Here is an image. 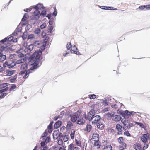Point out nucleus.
Instances as JSON below:
<instances>
[{
	"label": "nucleus",
	"instance_id": "f257e3e1",
	"mask_svg": "<svg viewBox=\"0 0 150 150\" xmlns=\"http://www.w3.org/2000/svg\"><path fill=\"white\" fill-rule=\"evenodd\" d=\"M40 48L39 51H35L32 55V57L29 58V60L30 61L28 62L29 64L31 65H33L34 66L33 68H32V67L30 68L31 70L36 68V67L35 65H38V64H36L37 63L36 62L38 61V60L40 59L42 54V52L45 49V45L42 43V45Z\"/></svg>",
	"mask_w": 150,
	"mask_h": 150
},
{
	"label": "nucleus",
	"instance_id": "f03ea898",
	"mask_svg": "<svg viewBox=\"0 0 150 150\" xmlns=\"http://www.w3.org/2000/svg\"><path fill=\"white\" fill-rule=\"evenodd\" d=\"M66 47L68 50L71 53H74L77 55H79V52L77 51L76 47L74 45L73 48H72L70 42L68 43L66 45Z\"/></svg>",
	"mask_w": 150,
	"mask_h": 150
},
{
	"label": "nucleus",
	"instance_id": "7ed1b4c3",
	"mask_svg": "<svg viewBox=\"0 0 150 150\" xmlns=\"http://www.w3.org/2000/svg\"><path fill=\"white\" fill-rule=\"evenodd\" d=\"M87 119H88L89 121H91L92 120H93V121L92 122V124H97L98 122L100 120V117L99 115H96L93 117L91 116H89L87 117Z\"/></svg>",
	"mask_w": 150,
	"mask_h": 150
},
{
	"label": "nucleus",
	"instance_id": "20e7f679",
	"mask_svg": "<svg viewBox=\"0 0 150 150\" xmlns=\"http://www.w3.org/2000/svg\"><path fill=\"white\" fill-rule=\"evenodd\" d=\"M123 137H119L118 139V141L120 144L119 146V148L121 149H125L126 147V144L123 142Z\"/></svg>",
	"mask_w": 150,
	"mask_h": 150
},
{
	"label": "nucleus",
	"instance_id": "39448f33",
	"mask_svg": "<svg viewBox=\"0 0 150 150\" xmlns=\"http://www.w3.org/2000/svg\"><path fill=\"white\" fill-rule=\"evenodd\" d=\"M28 67V64L27 63L25 62L21 64V65L20 68V70H22L19 72V74L21 75H23L25 72L26 70V69Z\"/></svg>",
	"mask_w": 150,
	"mask_h": 150
},
{
	"label": "nucleus",
	"instance_id": "423d86ee",
	"mask_svg": "<svg viewBox=\"0 0 150 150\" xmlns=\"http://www.w3.org/2000/svg\"><path fill=\"white\" fill-rule=\"evenodd\" d=\"M146 134H144L141 138V139L144 143H146L147 142L148 140L150 139V134L148 133V132Z\"/></svg>",
	"mask_w": 150,
	"mask_h": 150
},
{
	"label": "nucleus",
	"instance_id": "0eeeda50",
	"mask_svg": "<svg viewBox=\"0 0 150 150\" xmlns=\"http://www.w3.org/2000/svg\"><path fill=\"white\" fill-rule=\"evenodd\" d=\"M104 144L102 145V150H112V147L111 145H107V142L105 141L103 143Z\"/></svg>",
	"mask_w": 150,
	"mask_h": 150
},
{
	"label": "nucleus",
	"instance_id": "6e6552de",
	"mask_svg": "<svg viewBox=\"0 0 150 150\" xmlns=\"http://www.w3.org/2000/svg\"><path fill=\"white\" fill-rule=\"evenodd\" d=\"M33 15L31 16V18L33 20H37L40 17V12L38 10H35L34 12Z\"/></svg>",
	"mask_w": 150,
	"mask_h": 150
},
{
	"label": "nucleus",
	"instance_id": "1a4fd4ad",
	"mask_svg": "<svg viewBox=\"0 0 150 150\" xmlns=\"http://www.w3.org/2000/svg\"><path fill=\"white\" fill-rule=\"evenodd\" d=\"M99 136L97 132H94L92 133V140L93 141H98L99 140Z\"/></svg>",
	"mask_w": 150,
	"mask_h": 150
},
{
	"label": "nucleus",
	"instance_id": "9d476101",
	"mask_svg": "<svg viewBox=\"0 0 150 150\" xmlns=\"http://www.w3.org/2000/svg\"><path fill=\"white\" fill-rule=\"evenodd\" d=\"M15 71L16 70H11L8 69L6 70V71L4 72V74H6L5 76H10L13 75Z\"/></svg>",
	"mask_w": 150,
	"mask_h": 150
},
{
	"label": "nucleus",
	"instance_id": "9b49d317",
	"mask_svg": "<svg viewBox=\"0 0 150 150\" xmlns=\"http://www.w3.org/2000/svg\"><path fill=\"white\" fill-rule=\"evenodd\" d=\"M92 128V126L91 125L87 124L86 127L83 129V130L85 132L89 133L91 130Z\"/></svg>",
	"mask_w": 150,
	"mask_h": 150
},
{
	"label": "nucleus",
	"instance_id": "f8f14e48",
	"mask_svg": "<svg viewBox=\"0 0 150 150\" xmlns=\"http://www.w3.org/2000/svg\"><path fill=\"white\" fill-rule=\"evenodd\" d=\"M133 147L135 150H143L141 145L139 143H136L134 145Z\"/></svg>",
	"mask_w": 150,
	"mask_h": 150
},
{
	"label": "nucleus",
	"instance_id": "ddd939ff",
	"mask_svg": "<svg viewBox=\"0 0 150 150\" xmlns=\"http://www.w3.org/2000/svg\"><path fill=\"white\" fill-rule=\"evenodd\" d=\"M145 8H146L147 10H150V4L141 6L138 8V9L142 10L144 9Z\"/></svg>",
	"mask_w": 150,
	"mask_h": 150
},
{
	"label": "nucleus",
	"instance_id": "4468645a",
	"mask_svg": "<svg viewBox=\"0 0 150 150\" xmlns=\"http://www.w3.org/2000/svg\"><path fill=\"white\" fill-rule=\"evenodd\" d=\"M116 128L118 131V134H122V127L121 125L119 124H117L116 125Z\"/></svg>",
	"mask_w": 150,
	"mask_h": 150
},
{
	"label": "nucleus",
	"instance_id": "2eb2a0df",
	"mask_svg": "<svg viewBox=\"0 0 150 150\" xmlns=\"http://www.w3.org/2000/svg\"><path fill=\"white\" fill-rule=\"evenodd\" d=\"M74 145L73 143L71 144L68 147V150H79L78 148L77 147H74Z\"/></svg>",
	"mask_w": 150,
	"mask_h": 150
},
{
	"label": "nucleus",
	"instance_id": "dca6fc26",
	"mask_svg": "<svg viewBox=\"0 0 150 150\" xmlns=\"http://www.w3.org/2000/svg\"><path fill=\"white\" fill-rule=\"evenodd\" d=\"M53 123V121L51 122L50 124L48 125L47 131H48L49 133H50L52 132V125Z\"/></svg>",
	"mask_w": 150,
	"mask_h": 150
},
{
	"label": "nucleus",
	"instance_id": "f3484780",
	"mask_svg": "<svg viewBox=\"0 0 150 150\" xmlns=\"http://www.w3.org/2000/svg\"><path fill=\"white\" fill-rule=\"evenodd\" d=\"M93 145L94 146L96 147L97 149H99L101 146L100 142L99 140L98 141H94Z\"/></svg>",
	"mask_w": 150,
	"mask_h": 150
},
{
	"label": "nucleus",
	"instance_id": "a211bd4d",
	"mask_svg": "<svg viewBox=\"0 0 150 150\" xmlns=\"http://www.w3.org/2000/svg\"><path fill=\"white\" fill-rule=\"evenodd\" d=\"M42 42L40 41H35L34 43V45L35 46L38 47H40L41 45H42Z\"/></svg>",
	"mask_w": 150,
	"mask_h": 150
},
{
	"label": "nucleus",
	"instance_id": "6ab92c4d",
	"mask_svg": "<svg viewBox=\"0 0 150 150\" xmlns=\"http://www.w3.org/2000/svg\"><path fill=\"white\" fill-rule=\"evenodd\" d=\"M112 119L114 121L117 122L121 120V117L119 115H116L112 118Z\"/></svg>",
	"mask_w": 150,
	"mask_h": 150
},
{
	"label": "nucleus",
	"instance_id": "aec40b11",
	"mask_svg": "<svg viewBox=\"0 0 150 150\" xmlns=\"http://www.w3.org/2000/svg\"><path fill=\"white\" fill-rule=\"evenodd\" d=\"M62 124V122L61 121H58L54 125V127L55 129H57Z\"/></svg>",
	"mask_w": 150,
	"mask_h": 150
},
{
	"label": "nucleus",
	"instance_id": "412c9836",
	"mask_svg": "<svg viewBox=\"0 0 150 150\" xmlns=\"http://www.w3.org/2000/svg\"><path fill=\"white\" fill-rule=\"evenodd\" d=\"M85 121L83 118H82L78 120L77 121V123L79 125H83L84 124Z\"/></svg>",
	"mask_w": 150,
	"mask_h": 150
},
{
	"label": "nucleus",
	"instance_id": "4be33fe9",
	"mask_svg": "<svg viewBox=\"0 0 150 150\" xmlns=\"http://www.w3.org/2000/svg\"><path fill=\"white\" fill-rule=\"evenodd\" d=\"M97 126L98 128L100 130H103L104 129V125L101 122L98 123L97 124Z\"/></svg>",
	"mask_w": 150,
	"mask_h": 150
},
{
	"label": "nucleus",
	"instance_id": "5701e85b",
	"mask_svg": "<svg viewBox=\"0 0 150 150\" xmlns=\"http://www.w3.org/2000/svg\"><path fill=\"white\" fill-rule=\"evenodd\" d=\"M33 44H30L28 47H26L27 50L28 52H31L33 49Z\"/></svg>",
	"mask_w": 150,
	"mask_h": 150
},
{
	"label": "nucleus",
	"instance_id": "b1692460",
	"mask_svg": "<svg viewBox=\"0 0 150 150\" xmlns=\"http://www.w3.org/2000/svg\"><path fill=\"white\" fill-rule=\"evenodd\" d=\"M78 117L76 115H74L71 116V120L73 122H75L77 119Z\"/></svg>",
	"mask_w": 150,
	"mask_h": 150
},
{
	"label": "nucleus",
	"instance_id": "393cba45",
	"mask_svg": "<svg viewBox=\"0 0 150 150\" xmlns=\"http://www.w3.org/2000/svg\"><path fill=\"white\" fill-rule=\"evenodd\" d=\"M95 110L93 109H92L90 111L88 116H91L93 117L95 115Z\"/></svg>",
	"mask_w": 150,
	"mask_h": 150
},
{
	"label": "nucleus",
	"instance_id": "a878e982",
	"mask_svg": "<svg viewBox=\"0 0 150 150\" xmlns=\"http://www.w3.org/2000/svg\"><path fill=\"white\" fill-rule=\"evenodd\" d=\"M75 142L77 146L81 147H82V146L81 144V142L80 140H77L76 139H75Z\"/></svg>",
	"mask_w": 150,
	"mask_h": 150
},
{
	"label": "nucleus",
	"instance_id": "bb28decb",
	"mask_svg": "<svg viewBox=\"0 0 150 150\" xmlns=\"http://www.w3.org/2000/svg\"><path fill=\"white\" fill-rule=\"evenodd\" d=\"M26 60V59H21L17 60L16 62V63L17 64L22 63L25 62Z\"/></svg>",
	"mask_w": 150,
	"mask_h": 150
},
{
	"label": "nucleus",
	"instance_id": "cd10ccee",
	"mask_svg": "<svg viewBox=\"0 0 150 150\" xmlns=\"http://www.w3.org/2000/svg\"><path fill=\"white\" fill-rule=\"evenodd\" d=\"M104 9L106 10H117V9L112 7H107L105 6V7H104Z\"/></svg>",
	"mask_w": 150,
	"mask_h": 150
},
{
	"label": "nucleus",
	"instance_id": "c85d7f7f",
	"mask_svg": "<svg viewBox=\"0 0 150 150\" xmlns=\"http://www.w3.org/2000/svg\"><path fill=\"white\" fill-rule=\"evenodd\" d=\"M73 125L72 122L70 121H69L68 122L67 127L68 129H71L73 126Z\"/></svg>",
	"mask_w": 150,
	"mask_h": 150
},
{
	"label": "nucleus",
	"instance_id": "c756f323",
	"mask_svg": "<svg viewBox=\"0 0 150 150\" xmlns=\"http://www.w3.org/2000/svg\"><path fill=\"white\" fill-rule=\"evenodd\" d=\"M28 17L29 16L28 15L27 13H25L24 15V17L22 18V21H26L28 18Z\"/></svg>",
	"mask_w": 150,
	"mask_h": 150
},
{
	"label": "nucleus",
	"instance_id": "7c9ffc66",
	"mask_svg": "<svg viewBox=\"0 0 150 150\" xmlns=\"http://www.w3.org/2000/svg\"><path fill=\"white\" fill-rule=\"evenodd\" d=\"M88 98L90 99H95L96 97V95L93 94H90L88 96Z\"/></svg>",
	"mask_w": 150,
	"mask_h": 150
},
{
	"label": "nucleus",
	"instance_id": "2f4dec72",
	"mask_svg": "<svg viewBox=\"0 0 150 150\" xmlns=\"http://www.w3.org/2000/svg\"><path fill=\"white\" fill-rule=\"evenodd\" d=\"M135 123L137 125H139L142 128H143L145 126V125H144L142 123L140 122H135Z\"/></svg>",
	"mask_w": 150,
	"mask_h": 150
},
{
	"label": "nucleus",
	"instance_id": "473e14b6",
	"mask_svg": "<svg viewBox=\"0 0 150 150\" xmlns=\"http://www.w3.org/2000/svg\"><path fill=\"white\" fill-rule=\"evenodd\" d=\"M57 141L58 144L59 145H62L63 144V140L59 138L57 139Z\"/></svg>",
	"mask_w": 150,
	"mask_h": 150
},
{
	"label": "nucleus",
	"instance_id": "72a5a7b5",
	"mask_svg": "<svg viewBox=\"0 0 150 150\" xmlns=\"http://www.w3.org/2000/svg\"><path fill=\"white\" fill-rule=\"evenodd\" d=\"M69 137L68 135H65L63 138L64 141L65 142H66L67 141L69 138Z\"/></svg>",
	"mask_w": 150,
	"mask_h": 150
},
{
	"label": "nucleus",
	"instance_id": "f704fd0d",
	"mask_svg": "<svg viewBox=\"0 0 150 150\" xmlns=\"http://www.w3.org/2000/svg\"><path fill=\"white\" fill-rule=\"evenodd\" d=\"M87 143L86 142H84L82 148V150H86Z\"/></svg>",
	"mask_w": 150,
	"mask_h": 150
},
{
	"label": "nucleus",
	"instance_id": "c9c22d12",
	"mask_svg": "<svg viewBox=\"0 0 150 150\" xmlns=\"http://www.w3.org/2000/svg\"><path fill=\"white\" fill-rule=\"evenodd\" d=\"M75 131L73 130L72 131L71 134H70V136L71 139H74V134L75 133Z\"/></svg>",
	"mask_w": 150,
	"mask_h": 150
},
{
	"label": "nucleus",
	"instance_id": "e433bc0d",
	"mask_svg": "<svg viewBox=\"0 0 150 150\" xmlns=\"http://www.w3.org/2000/svg\"><path fill=\"white\" fill-rule=\"evenodd\" d=\"M29 72L28 71H26L25 73L24 74L25 75L23 76V78L24 79L27 78L29 76Z\"/></svg>",
	"mask_w": 150,
	"mask_h": 150
},
{
	"label": "nucleus",
	"instance_id": "4c0bfd02",
	"mask_svg": "<svg viewBox=\"0 0 150 150\" xmlns=\"http://www.w3.org/2000/svg\"><path fill=\"white\" fill-rule=\"evenodd\" d=\"M6 59V56L5 55H3L1 57L0 59V61L3 62Z\"/></svg>",
	"mask_w": 150,
	"mask_h": 150
},
{
	"label": "nucleus",
	"instance_id": "58836bf2",
	"mask_svg": "<svg viewBox=\"0 0 150 150\" xmlns=\"http://www.w3.org/2000/svg\"><path fill=\"white\" fill-rule=\"evenodd\" d=\"M48 131H47V130H46L43 134L42 135V137H46L48 134Z\"/></svg>",
	"mask_w": 150,
	"mask_h": 150
},
{
	"label": "nucleus",
	"instance_id": "ea45409f",
	"mask_svg": "<svg viewBox=\"0 0 150 150\" xmlns=\"http://www.w3.org/2000/svg\"><path fill=\"white\" fill-rule=\"evenodd\" d=\"M13 36H10L9 37L8 39L7 38V40L8 41L10 42L13 41V42H15L16 41H15V40H13Z\"/></svg>",
	"mask_w": 150,
	"mask_h": 150
},
{
	"label": "nucleus",
	"instance_id": "a19ab883",
	"mask_svg": "<svg viewBox=\"0 0 150 150\" xmlns=\"http://www.w3.org/2000/svg\"><path fill=\"white\" fill-rule=\"evenodd\" d=\"M16 86L15 84H13L10 89V91H12L16 88Z\"/></svg>",
	"mask_w": 150,
	"mask_h": 150
},
{
	"label": "nucleus",
	"instance_id": "79ce46f5",
	"mask_svg": "<svg viewBox=\"0 0 150 150\" xmlns=\"http://www.w3.org/2000/svg\"><path fill=\"white\" fill-rule=\"evenodd\" d=\"M16 46L15 45H12L11 46L10 48V49L12 51L15 50H16Z\"/></svg>",
	"mask_w": 150,
	"mask_h": 150
},
{
	"label": "nucleus",
	"instance_id": "37998d69",
	"mask_svg": "<svg viewBox=\"0 0 150 150\" xmlns=\"http://www.w3.org/2000/svg\"><path fill=\"white\" fill-rule=\"evenodd\" d=\"M103 105L105 106H106L108 105V103L105 100H103V101L102 102Z\"/></svg>",
	"mask_w": 150,
	"mask_h": 150
},
{
	"label": "nucleus",
	"instance_id": "c03bdc74",
	"mask_svg": "<svg viewBox=\"0 0 150 150\" xmlns=\"http://www.w3.org/2000/svg\"><path fill=\"white\" fill-rule=\"evenodd\" d=\"M7 95V93H3L0 95V98H4L5 96Z\"/></svg>",
	"mask_w": 150,
	"mask_h": 150
},
{
	"label": "nucleus",
	"instance_id": "a18cd8bd",
	"mask_svg": "<svg viewBox=\"0 0 150 150\" xmlns=\"http://www.w3.org/2000/svg\"><path fill=\"white\" fill-rule=\"evenodd\" d=\"M46 10H44L42 11L41 13H40V15L41 16H44L46 15Z\"/></svg>",
	"mask_w": 150,
	"mask_h": 150
},
{
	"label": "nucleus",
	"instance_id": "49530a36",
	"mask_svg": "<svg viewBox=\"0 0 150 150\" xmlns=\"http://www.w3.org/2000/svg\"><path fill=\"white\" fill-rule=\"evenodd\" d=\"M124 134L125 135L128 137H130L131 136L130 133L128 131H126L125 132H124Z\"/></svg>",
	"mask_w": 150,
	"mask_h": 150
},
{
	"label": "nucleus",
	"instance_id": "de8ad7c7",
	"mask_svg": "<svg viewBox=\"0 0 150 150\" xmlns=\"http://www.w3.org/2000/svg\"><path fill=\"white\" fill-rule=\"evenodd\" d=\"M8 62L7 61H6L5 62L4 64H3V67L4 68H5L7 66H8Z\"/></svg>",
	"mask_w": 150,
	"mask_h": 150
},
{
	"label": "nucleus",
	"instance_id": "09e8293b",
	"mask_svg": "<svg viewBox=\"0 0 150 150\" xmlns=\"http://www.w3.org/2000/svg\"><path fill=\"white\" fill-rule=\"evenodd\" d=\"M49 37L47 36L44 39L43 41L44 43H45V45L46 44V43L47 41L49 39Z\"/></svg>",
	"mask_w": 150,
	"mask_h": 150
},
{
	"label": "nucleus",
	"instance_id": "8fccbe9b",
	"mask_svg": "<svg viewBox=\"0 0 150 150\" xmlns=\"http://www.w3.org/2000/svg\"><path fill=\"white\" fill-rule=\"evenodd\" d=\"M148 146V145L146 144H144V146L143 148H142V149L143 150H145L146 149Z\"/></svg>",
	"mask_w": 150,
	"mask_h": 150
},
{
	"label": "nucleus",
	"instance_id": "3c124183",
	"mask_svg": "<svg viewBox=\"0 0 150 150\" xmlns=\"http://www.w3.org/2000/svg\"><path fill=\"white\" fill-rule=\"evenodd\" d=\"M16 78H15V77L12 78L10 79V81L11 83H13L16 80Z\"/></svg>",
	"mask_w": 150,
	"mask_h": 150
},
{
	"label": "nucleus",
	"instance_id": "603ef678",
	"mask_svg": "<svg viewBox=\"0 0 150 150\" xmlns=\"http://www.w3.org/2000/svg\"><path fill=\"white\" fill-rule=\"evenodd\" d=\"M49 24H50L51 25L49 27L48 30H50V31H52L53 30V27L51 25V23H50V21H49Z\"/></svg>",
	"mask_w": 150,
	"mask_h": 150
},
{
	"label": "nucleus",
	"instance_id": "864d4df0",
	"mask_svg": "<svg viewBox=\"0 0 150 150\" xmlns=\"http://www.w3.org/2000/svg\"><path fill=\"white\" fill-rule=\"evenodd\" d=\"M46 144L45 141L42 142L40 143L41 147H42L45 146V145Z\"/></svg>",
	"mask_w": 150,
	"mask_h": 150
},
{
	"label": "nucleus",
	"instance_id": "5fc2aeb1",
	"mask_svg": "<svg viewBox=\"0 0 150 150\" xmlns=\"http://www.w3.org/2000/svg\"><path fill=\"white\" fill-rule=\"evenodd\" d=\"M50 139V137H48L46 138V139L45 140V142L47 144L49 142Z\"/></svg>",
	"mask_w": 150,
	"mask_h": 150
},
{
	"label": "nucleus",
	"instance_id": "6e6d98bb",
	"mask_svg": "<svg viewBox=\"0 0 150 150\" xmlns=\"http://www.w3.org/2000/svg\"><path fill=\"white\" fill-rule=\"evenodd\" d=\"M7 40V38H5L4 39H3L1 40V42L2 43H4L5 42H6Z\"/></svg>",
	"mask_w": 150,
	"mask_h": 150
},
{
	"label": "nucleus",
	"instance_id": "4d7b16f0",
	"mask_svg": "<svg viewBox=\"0 0 150 150\" xmlns=\"http://www.w3.org/2000/svg\"><path fill=\"white\" fill-rule=\"evenodd\" d=\"M110 108L108 107H107L104 108V109L103 110V111L104 112H105L108 111L109 110Z\"/></svg>",
	"mask_w": 150,
	"mask_h": 150
},
{
	"label": "nucleus",
	"instance_id": "13d9d810",
	"mask_svg": "<svg viewBox=\"0 0 150 150\" xmlns=\"http://www.w3.org/2000/svg\"><path fill=\"white\" fill-rule=\"evenodd\" d=\"M54 11L53 13V15L54 16H55L57 15V12L55 8H54Z\"/></svg>",
	"mask_w": 150,
	"mask_h": 150
},
{
	"label": "nucleus",
	"instance_id": "bf43d9fd",
	"mask_svg": "<svg viewBox=\"0 0 150 150\" xmlns=\"http://www.w3.org/2000/svg\"><path fill=\"white\" fill-rule=\"evenodd\" d=\"M15 65V64H14V65H12V64H8V68H12Z\"/></svg>",
	"mask_w": 150,
	"mask_h": 150
},
{
	"label": "nucleus",
	"instance_id": "052dcab7",
	"mask_svg": "<svg viewBox=\"0 0 150 150\" xmlns=\"http://www.w3.org/2000/svg\"><path fill=\"white\" fill-rule=\"evenodd\" d=\"M135 113L134 112H128L127 113V114L129 115L130 116L133 115Z\"/></svg>",
	"mask_w": 150,
	"mask_h": 150
},
{
	"label": "nucleus",
	"instance_id": "680f3d73",
	"mask_svg": "<svg viewBox=\"0 0 150 150\" xmlns=\"http://www.w3.org/2000/svg\"><path fill=\"white\" fill-rule=\"evenodd\" d=\"M46 26V24L45 23L41 25L40 27V28L41 29H43Z\"/></svg>",
	"mask_w": 150,
	"mask_h": 150
},
{
	"label": "nucleus",
	"instance_id": "e2e57ef3",
	"mask_svg": "<svg viewBox=\"0 0 150 150\" xmlns=\"http://www.w3.org/2000/svg\"><path fill=\"white\" fill-rule=\"evenodd\" d=\"M34 38V35H28V39H31Z\"/></svg>",
	"mask_w": 150,
	"mask_h": 150
},
{
	"label": "nucleus",
	"instance_id": "0e129e2a",
	"mask_svg": "<svg viewBox=\"0 0 150 150\" xmlns=\"http://www.w3.org/2000/svg\"><path fill=\"white\" fill-rule=\"evenodd\" d=\"M112 107L113 108L116 109L118 108L117 105L116 104H114L112 105Z\"/></svg>",
	"mask_w": 150,
	"mask_h": 150
},
{
	"label": "nucleus",
	"instance_id": "69168bd1",
	"mask_svg": "<svg viewBox=\"0 0 150 150\" xmlns=\"http://www.w3.org/2000/svg\"><path fill=\"white\" fill-rule=\"evenodd\" d=\"M32 8H27L26 9H25L24 10V11L26 12H28L29 11H31V10H32Z\"/></svg>",
	"mask_w": 150,
	"mask_h": 150
},
{
	"label": "nucleus",
	"instance_id": "338daca9",
	"mask_svg": "<svg viewBox=\"0 0 150 150\" xmlns=\"http://www.w3.org/2000/svg\"><path fill=\"white\" fill-rule=\"evenodd\" d=\"M8 89H9V88H8V87H7L4 88L2 89V90L3 91V92L4 93V92L8 90Z\"/></svg>",
	"mask_w": 150,
	"mask_h": 150
},
{
	"label": "nucleus",
	"instance_id": "774afa93",
	"mask_svg": "<svg viewBox=\"0 0 150 150\" xmlns=\"http://www.w3.org/2000/svg\"><path fill=\"white\" fill-rule=\"evenodd\" d=\"M5 68L4 67H1L0 68V72H3L4 71Z\"/></svg>",
	"mask_w": 150,
	"mask_h": 150
}]
</instances>
